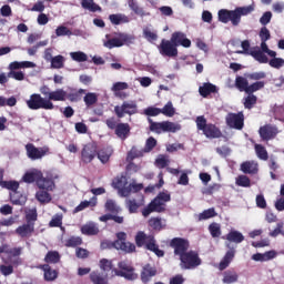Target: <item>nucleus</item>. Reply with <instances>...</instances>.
I'll use <instances>...</instances> for the list:
<instances>
[{
    "mask_svg": "<svg viewBox=\"0 0 284 284\" xmlns=\"http://www.w3.org/2000/svg\"><path fill=\"white\" fill-rule=\"evenodd\" d=\"M27 155L31 159V161H37L39 159H43L45 156V150L41 148L34 146V144L26 145Z\"/></svg>",
    "mask_w": 284,
    "mask_h": 284,
    "instance_id": "2eb2a0df",
    "label": "nucleus"
},
{
    "mask_svg": "<svg viewBox=\"0 0 284 284\" xmlns=\"http://www.w3.org/2000/svg\"><path fill=\"white\" fill-rule=\"evenodd\" d=\"M171 196L168 192L159 193L151 203L142 210V215L148 219L152 212H165L166 204L170 203Z\"/></svg>",
    "mask_w": 284,
    "mask_h": 284,
    "instance_id": "f257e3e1",
    "label": "nucleus"
},
{
    "mask_svg": "<svg viewBox=\"0 0 284 284\" xmlns=\"http://www.w3.org/2000/svg\"><path fill=\"white\" fill-rule=\"evenodd\" d=\"M231 14H232V10H227V9L220 10L217 13L219 21H221V23H230Z\"/></svg>",
    "mask_w": 284,
    "mask_h": 284,
    "instance_id": "864d4df0",
    "label": "nucleus"
},
{
    "mask_svg": "<svg viewBox=\"0 0 284 284\" xmlns=\"http://www.w3.org/2000/svg\"><path fill=\"white\" fill-rule=\"evenodd\" d=\"M57 179H59V174L54 171L47 173L45 178H43L42 174L38 180V187L40 190H45L47 192H52V190L55 187L54 181H57Z\"/></svg>",
    "mask_w": 284,
    "mask_h": 284,
    "instance_id": "0eeeda50",
    "label": "nucleus"
},
{
    "mask_svg": "<svg viewBox=\"0 0 284 284\" xmlns=\"http://www.w3.org/2000/svg\"><path fill=\"white\" fill-rule=\"evenodd\" d=\"M28 201L26 195L14 192L11 194V202L13 205H23Z\"/></svg>",
    "mask_w": 284,
    "mask_h": 284,
    "instance_id": "09e8293b",
    "label": "nucleus"
},
{
    "mask_svg": "<svg viewBox=\"0 0 284 284\" xmlns=\"http://www.w3.org/2000/svg\"><path fill=\"white\" fill-rule=\"evenodd\" d=\"M110 156H112V149H102L98 152V159L101 163H108V161H110Z\"/></svg>",
    "mask_w": 284,
    "mask_h": 284,
    "instance_id": "3c124183",
    "label": "nucleus"
},
{
    "mask_svg": "<svg viewBox=\"0 0 284 284\" xmlns=\"http://www.w3.org/2000/svg\"><path fill=\"white\" fill-rule=\"evenodd\" d=\"M136 102L134 101H125L122 103V105H116L114 108V112L118 116V119H123L125 114L132 115L136 114Z\"/></svg>",
    "mask_w": 284,
    "mask_h": 284,
    "instance_id": "6e6552de",
    "label": "nucleus"
},
{
    "mask_svg": "<svg viewBox=\"0 0 284 284\" xmlns=\"http://www.w3.org/2000/svg\"><path fill=\"white\" fill-rule=\"evenodd\" d=\"M209 232L211 233V235L213 236V239H219V236H221V224L219 223H212L209 226Z\"/></svg>",
    "mask_w": 284,
    "mask_h": 284,
    "instance_id": "e2e57ef3",
    "label": "nucleus"
},
{
    "mask_svg": "<svg viewBox=\"0 0 284 284\" xmlns=\"http://www.w3.org/2000/svg\"><path fill=\"white\" fill-rule=\"evenodd\" d=\"M182 270H194L201 265V258L199 254L194 251L186 252L185 255L180 257Z\"/></svg>",
    "mask_w": 284,
    "mask_h": 284,
    "instance_id": "39448f33",
    "label": "nucleus"
},
{
    "mask_svg": "<svg viewBox=\"0 0 284 284\" xmlns=\"http://www.w3.org/2000/svg\"><path fill=\"white\" fill-rule=\"evenodd\" d=\"M81 232L87 236H95L99 234V226L94 222H89L81 227Z\"/></svg>",
    "mask_w": 284,
    "mask_h": 284,
    "instance_id": "c85d7f7f",
    "label": "nucleus"
},
{
    "mask_svg": "<svg viewBox=\"0 0 284 284\" xmlns=\"http://www.w3.org/2000/svg\"><path fill=\"white\" fill-rule=\"evenodd\" d=\"M159 52L162 57H178L179 50L176 49V44H174L170 40L163 39L160 43Z\"/></svg>",
    "mask_w": 284,
    "mask_h": 284,
    "instance_id": "9b49d317",
    "label": "nucleus"
},
{
    "mask_svg": "<svg viewBox=\"0 0 284 284\" xmlns=\"http://www.w3.org/2000/svg\"><path fill=\"white\" fill-rule=\"evenodd\" d=\"M97 101H99V94L97 93H87L84 97V103L87 105V108H90L92 105H94V103H97Z\"/></svg>",
    "mask_w": 284,
    "mask_h": 284,
    "instance_id": "603ef678",
    "label": "nucleus"
},
{
    "mask_svg": "<svg viewBox=\"0 0 284 284\" xmlns=\"http://www.w3.org/2000/svg\"><path fill=\"white\" fill-rule=\"evenodd\" d=\"M251 12H254V7L252 6L237 7L235 10H231L230 21L232 26H239L241 23V17H247Z\"/></svg>",
    "mask_w": 284,
    "mask_h": 284,
    "instance_id": "1a4fd4ad",
    "label": "nucleus"
},
{
    "mask_svg": "<svg viewBox=\"0 0 284 284\" xmlns=\"http://www.w3.org/2000/svg\"><path fill=\"white\" fill-rule=\"evenodd\" d=\"M235 183H236V185H239V187H251L252 186V181L250 180V178H247V175H239L235 179Z\"/></svg>",
    "mask_w": 284,
    "mask_h": 284,
    "instance_id": "49530a36",
    "label": "nucleus"
},
{
    "mask_svg": "<svg viewBox=\"0 0 284 284\" xmlns=\"http://www.w3.org/2000/svg\"><path fill=\"white\" fill-rule=\"evenodd\" d=\"M152 132H156V134H161V132H179L181 131V124L171 121L164 122H153L151 124Z\"/></svg>",
    "mask_w": 284,
    "mask_h": 284,
    "instance_id": "423d86ee",
    "label": "nucleus"
},
{
    "mask_svg": "<svg viewBox=\"0 0 284 284\" xmlns=\"http://www.w3.org/2000/svg\"><path fill=\"white\" fill-rule=\"evenodd\" d=\"M144 152H145V150H139L136 148H132L128 154L126 161H134V159H139V158L143 156Z\"/></svg>",
    "mask_w": 284,
    "mask_h": 284,
    "instance_id": "4d7b16f0",
    "label": "nucleus"
},
{
    "mask_svg": "<svg viewBox=\"0 0 284 284\" xmlns=\"http://www.w3.org/2000/svg\"><path fill=\"white\" fill-rule=\"evenodd\" d=\"M161 114H164V116H174L176 114V109L174 108V104H172V101H169L162 109H160Z\"/></svg>",
    "mask_w": 284,
    "mask_h": 284,
    "instance_id": "ea45409f",
    "label": "nucleus"
},
{
    "mask_svg": "<svg viewBox=\"0 0 284 284\" xmlns=\"http://www.w3.org/2000/svg\"><path fill=\"white\" fill-rule=\"evenodd\" d=\"M81 154H82V161L84 163H92V161L98 154L97 145L92 143L84 145Z\"/></svg>",
    "mask_w": 284,
    "mask_h": 284,
    "instance_id": "4468645a",
    "label": "nucleus"
},
{
    "mask_svg": "<svg viewBox=\"0 0 284 284\" xmlns=\"http://www.w3.org/2000/svg\"><path fill=\"white\" fill-rule=\"evenodd\" d=\"M235 85L240 90V92H247V88H250V83L247 82V79L243 77L236 78Z\"/></svg>",
    "mask_w": 284,
    "mask_h": 284,
    "instance_id": "a18cd8bd",
    "label": "nucleus"
},
{
    "mask_svg": "<svg viewBox=\"0 0 284 284\" xmlns=\"http://www.w3.org/2000/svg\"><path fill=\"white\" fill-rule=\"evenodd\" d=\"M226 241L239 244L245 241V236H243V233L239 231H231L226 234Z\"/></svg>",
    "mask_w": 284,
    "mask_h": 284,
    "instance_id": "473e14b6",
    "label": "nucleus"
},
{
    "mask_svg": "<svg viewBox=\"0 0 284 284\" xmlns=\"http://www.w3.org/2000/svg\"><path fill=\"white\" fill-rule=\"evenodd\" d=\"M243 113H230L226 116V123L229 128H234L235 130H243Z\"/></svg>",
    "mask_w": 284,
    "mask_h": 284,
    "instance_id": "ddd939ff",
    "label": "nucleus"
},
{
    "mask_svg": "<svg viewBox=\"0 0 284 284\" xmlns=\"http://www.w3.org/2000/svg\"><path fill=\"white\" fill-rule=\"evenodd\" d=\"M251 57L255 60L258 61V63H268L267 55L261 49H254L250 52Z\"/></svg>",
    "mask_w": 284,
    "mask_h": 284,
    "instance_id": "c9c22d12",
    "label": "nucleus"
},
{
    "mask_svg": "<svg viewBox=\"0 0 284 284\" xmlns=\"http://www.w3.org/2000/svg\"><path fill=\"white\" fill-rule=\"evenodd\" d=\"M149 225L153 230H158V231H161V230H163V227H165V224H163V221L161 219H159V217H152L149 221Z\"/></svg>",
    "mask_w": 284,
    "mask_h": 284,
    "instance_id": "bf43d9fd",
    "label": "nucleus"
},
{
    "mask_svg": "<svg viewBox=\"0 0 284 284\" xmlns=\"http://www.w3.org/2000/svg\"><path fill=\"white\" fill-rule=\"evenodd\" d=\"M36 199L39 201V203H50L52 201V196H50V193L48 191H44L43 189H40L36 193Z\"/></svg>",
    "mask_w": 284,
    "mask_h": 284,
    "instance_id": "4c0bfd02",
    "label": "nucleus"
},
{
    "mask_svg": "<svg viewBox=\"0 0 284 284\" xmlns=\"http://www.w3.org/2000/svg\"><path fill=\"white\" fill-rule=\"evenodd\" d=\"M42 174L41 171L33 169L23 175L22 181H24V183H34L36 181L38 185Z\"/></svg>",
    "mask_w": 284,
    "mask_h": 284,
    "instance_id": "412c9836",
    "label": "nucleus"
},
{
    "mask_svg": "<svg viewBox=\"0 0 284 284\" xmlns=\"http://www.w3.org/2000/svg\"><path fill=\"white\" fill-rule=\"evenodd\" d=\"M125 205L130 214H136V212H139V207L143 205V196H141V201H136L135 199H126Z\"/></svg>",
    "mask_w": 284,
    "mask_h": 284,
    "instance_id": "b1692460",
    "label": "nucleus"
},
{
    "mask_svg": "<svg viewBox=\"0 0 284 284\" xmlns=\"http://www.w3.org/2000/svg\"><path fill=\"white\" fill-rule=\"evenodd\" d=\"M2 262L4 264L0 265L1 274L3 276H10V274L14 272V268L12 267V264H14V262H12V258H6V257H2Z\"/></svg>",
    "mask_w": 284,
    "mask_h": 284,
    "instance_id": "a878e982",
    "label": "nucleus"
},
{
    "mask_svg": "<svg viewBox=\"0 0 284 284\" xmlns=\"http://www.w3.org/2000/svg\"><path fill=\"white\" fill-rule=\"evenodd\" d=\"M264 88H265L264 81L254 82L253 84L248 85V88L246 89V94H254V92H258V90H263Z\"/></svg>",
    "mask_w": 284,
    "mask_h": 284,
    "instance_id": "de8ad7c7",
    "label": "nucleus"
},
{
    "mask_svg": "<svg viewBox=\"0 0 284 284\" xmlns=\"http://www.w3.org/2000/svg\"><path fill=\"white\" fill-rule=\"evenodd\" d=\"M116 239L118 240L113 243L115 250H122L123 252H134V250H136L134 244L125 242V239H128V234H125V232L118 233Z\"/></svg>",
    "mask_w": 284,
    "mask_h": 284,
    "instance_id": "9d476101",
    "label": "nucleus"
},
{
    "mask_svg": "<svg viewBox=\"0 0 284 284\" xmlns=\"http://www.w3.org/2000/svg\"><path fill=\"white\" fill-rule=\"evenodd\" d=\"M255 152H256L257 159H261L262 161H267L268 155H267V150H265V146L261 144H255Z\"/></svg>",
    "mask_w": 284,
    "mask_h": 284,
    "instance_id": "6e6d98bb",
    "label": "nucleus"
},
{
    "mask_svg": "<svg viewBox=\"0 0 284 284\" xmlns=\"http://www.w3.org/2000/svg\"><path fill=\"white\" fill-rule=\"evenodd\" d=\"M81 6L89 12H101V6L97 4L94 0H81Z\"/></svg>",
    "mask_w": 284,
    "mask_h": 284,
    "instance_id": "72a5a7b5",
    "label": "nucleus"
},
{
    "mask_svg": "<svg viewBox=\"0 0 284 284\" xmlns=\"http://www.w3.org/2000/svg\"><path fill=\"white\" fill-rule=\"evenodd\" d=\"M70 57L73 61H77L78 63H83L84 61H88V54L82 51L70 52Z\"/></svg>",
    "mask_w": 284,
    "mask_h": 284,
    "instance_id": "8fccbe9b",
    "label": "nucleus"
},
{
    "mask_svg": "<svg viewBox=\"0 0 284 284\" xmlns=\"http://www.w3.org/2000/svg\"><path fill=\"white\" fill-rule=\"evenodd\" d=\"M85 93V90L80 89L79 91H74L72 93H69L67 98L69 101H72L73 103H77L78 101H81V95Z\"/></svg>",
    "mask_w": 284,
    "mask_h": 284,
    "instance_id": "338daca9",
    "label": "nucleus"
},
{
    "mask_svg": "<svg viewBox=\"0 0 284 284\" xmlns=\"http://www.w3.org/2000/svg\"><path fill=\"white\" fill-rule=\"evenodd\" d=\"M104 207L106 212H121V206L114 200H106Z\"/></svg>",
    "mask_w": 284,
    "mask_h": 284,
    "instance_id": "13d9d810",
    "label": "nucleus"
},
{
    "mask_svg": "<svg viewBox=\"0 0 284 284\" xmlns=\"http://www.w3.org/2000/svg\"><path fill=\"white\" fill-rule=\"evenodd\" d=\"M115 134L119 136V139H122V141H125L128 139V134H130V124L128 123H120L115 126Z\"/></svg>",
    "mask_w": 284,
    "mask_h": 284,
    "instance_id": "cd10ccee",
    "label": "nucleus"
},
{
    "mask_svg": "<svg viewBox=\"0 0 284 284\" xmlns=\"http://www.w3.org/2000/svg\"><path fill=\"white\" fill-rule=\"evenodd\" d=\"M50 63L54 70H61L65 65V58L63 55H55Z\"/></svg>",
    "mask_w": 284,
    "mask_h": 284,
    "instance_id": "79ce46f5",
    "label": "nucleus"
},
{
    "mask_svg": "<svg viewBox=\"0 0 284 284\" xmlns=\"http://www.w3.org/2000/svg\"><path fill=\"white\" fill-rule=\"evenodd\" d=\"M260 136L263 141H270V139H274L276 134H278V130L273 125H264L260 128Z\"/></svg>",
    "mask_w": 284,
    "mask_h": 284,
    "instance_id": "a211bd4d",
    "label": "nucleus"
},
{
    "mask_svg": "<svg viewBox=\"0 0 284 284\" xmlns=\"http://www.w3.org/2000/svg\"><path fill=\"white\" fill-rule=\"evenodd\" d=\"M199 92H200L201 97L205 98V97H210V94H212L214 92H219V89L216 88V85L207 82L199 88Z\"/></svg>",
    "mask_w": 284,
    "mask_h": 284,
    "instance_id": "2f4dec72",
    "label": "nucleus"
},
{
    "mask_svg": "<svg viewBox=\"0 0 284 284\" xmlns=\"http://www.w3.org/2000/svg\"><path fill=\"white\" fill-rule=\"evenodd\" d=\"M143 190V184L131 183L129 186L120 187L119 194L120 196H130L132 192H140Z\"/></svg>",
    "mask_w": 284,
    "mask_h": 284,
    "instance_id": "5701e85b",
    "label": "nucleus"
},
{
    "mask_svg": "<svg viewBox=\"0 0 284 284\" xmlns=\"http://www.w3.org/2000/svg\"><path fill=\"white\" fill-rule=\"evenodd\" d=\"M254 105H256V95L248 93V95L244 99V106L247 110H252Z\"/></svg>",
    "mask_w": 284,
    "mask_h": 284,
    "instance_id": "0e129e2a",
    "label": "nucleus"
},
{
    "mask_svg": "<svg viewBox=\"0 0 284 284\" xmlns=\"http://www.w3.org/2000/svg\"><path fill=\"white\" fill-rule=\"evenodd\" d=\"M243 174H258V162L256 161H245L240 166Z\"/></svg>",
    "mask_w": 284,
    "mask_h": 284,
    "instance_id": "6ab92c4d",
    "label": "nucleus"
},
{
    "mask_svg": "<svg viewBox=\"0 0 284 284\" xmlns=\"http://www.w3.org/2000/svg\"><path fill=\"white\" fill-rule=\"evenodd\" d=\"M156 274V267L146 264L143 266L141 272V281L142 283H150L152 281V277Z\"/></svg>",
    "mask_w": 284,
    "mask_h": 284,
    "instance_id": "aec40b11",
    "label": "nucleus"
},
{
    "mask_svg": "<svg viewBox=\"0 0 284 284\" xmlns=\"http://www.w3.org/2000/svg\"><path fill=\"white\" fill-rule=\"evenodd\" d=\"M135 242L138 247H143V245H145L146 250L154 252L156 256H163L164 254L162 250H159V245H156V241L152 235H146L143 232H139L135 236Z\"/></svg>",
    "mask_w": 284,
    "mask_h": 284,
    "instance_id": "f03ea898",
    "label": "nucleus"
},
{
    "mask_svg": "<svg viewBox=\"0 0 284 284\" xmlns=\"http://www.w3.org/2000/svg\"><path fill=\"white\" fill-rule=\"evenodd\" d=\"M42 270L44 272V281H54L57 280L58 273L57 271L52 270L50 265L44 264L42 266Z\"/></svg>",
    "mask_w": 284,
    "mask_h": 284,
    "instance_id": "58836bf2",
    "label": "nucleus"
},
{
    "mask_svg": "<svg viewBox=\"0 0 284 284\" xmlns=\"http://www.w3.org/2000/svg\"><path fill=\"white\" fill-rule=\"evenodd\" d=\"M109 21H111L113 26H121L123 23H130V18L123 13H115L109 16Z\"/></svg>",
    "mask_w": 284,
    "mask_h": 284,
    "instance_id": "393cba45",
    "label": "nucleus"
},
{
    "mask_svg": "<svg viewBox=\"0 0 284 284\" xmlns=\"http://www.w3.org/2000/svg\"><path fill=\"white\" fill-rule=\"evenodd\" d=\"M171 247L174 250V254L180 256V258L187 253L190 247V242L185 239L175 237L171 241Z\"/></svg>",
    "mask_w": 284,
    "mask_h": 284,
    "instance_id": "f8f14e48",
    "label": "nucleus"
},
{
    "mask_svg": "<svg viewBox=\"0 0 284 284\" xmlns=\"http://www.w3.org/2000/svg\"><path fill=\"white\" fill-rule=\"evenodd\" d=\"M97 205V196H93L90 201L81 202L77 207L75 212H83L85 207H94Z\"/></svg>",
    "mask_w": 284,
    "mask_h": 284,
    "instance_id": "37998d69",
    "label": "nucleus"
},
{
    "mask_svg": "<svg viewBox=\"0 0 284 284\" xmlns=\"http://www.w3.org/2000/svg\"><path fill=\"white\" fill-rule=\"evenodd\" d=\"M119 270H113L115 276H122L126 281H136L139 274L134 272V267L129 261H122L118 264Z\"/></svg>",
    "mask_w": 284,
    "mask_h": 284,
    "instance_id": "20e7f679",
    "label": "nucleus"
},
{
    "mask_svg": "<svg viewBox=\"0 0 284 284\" xmlns=\"http://www.w3.org/2000/svg\"><path fill=\"white\" fill-rule=\"evenodd\" d=\"M273 258H276V251H267L265 253H256L252 255L253 261H257L261 263L272 261Z\"/></svg>",
    "mask_w": 284,
    "mask_h": 284,
    "instance_id": "4be33fe9",
    "label": "nucleus"
},
{
    "mask_svg": "<svg viewBox=\"0 0 284 284\" xmlns=\"http://www.w3.org/2000/svg\"><path fill=\"white\" fill-rule=\"evenodd\" d=\"M214 216H216V211L214 209H209L199 215V221H207V219H214Z\"/></svg>",
    "mask_w": 284,
    "mask_h": 284,
    "instance_id": "052dcab7",
    "label": "nucleus"
},
{
    "mask_svg": "<svg viewBox=\"0 0 284 284\" xmlns=\"http://www.w3.org/2000/svg\"><path fill=\"white\" fill-rule=\"evenodd\" d=\"M65 99H68V92L63 89H57L55 91H51L47 101H65Z\"/></svg>",
    "mask_w": 284,
    "mask_h": 284,
    "instance_id": "c756f323",
    "label": "nucleus"
},
{
    "mask_svg": "<svg viewBox=\"0 0 284 284\" xmlns=\"http://www.w3.org/2000/svg\"><path fill=\"white\" fill-rule=\"evenodd\" d=\"M272 59L268 60V65H271V68H274L275 70H281V68L284 67V59L283 58H276L275 57H271Z\"/></svg>",
    "mask_w": 284,
    "mask_h": 284,
    "instance_id": "5fc2aeb1",
    "label": "nucleus"
},
{
    "mask_svg": "<svg viewBox=\"0 0 284 284\" xmlns=\"http://www.w3.org/2000/svg\"><path fill=\"white\" fill-rule=\"evenodd\" d=\"M59 252L57 251H51L47 254L44 257L45 263H59Z\"/></svg>",
    "mask_w": 284,
    "mask_h": 284,
    "instance_id": "774afa93",
    "label": "nucleus"
},
{
    "mask_svg": "<svg viewBox=\"0 0 284 284\" xmlns=\"http://www.w3.org/2000/svg\"><path fill=\"white\" fill-rule=\"evenodd\" d=\"M16 234L21 239H30L32 234H34V223L22 224L18 229H16Z\"/></svg>",
    "mask_w": 284,
    "mask_h": 284,
    "instance_id": "f3484780",
    "label": "nucleus"
},
{
    "mask_svg": "<svg viewBox=\"0 0 284 284\" xmlns=\"http://www.w3.org/2000/svg\"><path fill=\"white\" fill-rule=\"evenodd\" d=\"M203 134H205L207 139H219L221 131L214 124H207Z\"/></svg>",
    "mask_w": 284,
    "mask_h": 284,
    "instance_id": "f704fd0d",
    "label": "nucleus"
},
{
    "mask_svg": "<svg viewBox=\"0 0 284 284\" xmlns=\"http://www.w3.org/2000/svg\"><path fill=\"white\" fill-rule=\"evenodd\" d=\"M90 280L93 284H108V275H103L98 272L91 273Z\"/></svg>",
    "mask_w": 284,
    "mask_h": 284,
    "instance_id": "e433bc0d",
    "label": "nucleus"
},
{
    "mask_svg": "<svg viewBox=\"0 0 284 284\" xmlns=\"http://www.w3.org/2000/svg\"><path fill=\"white\" fill-rule=\"evenodd\" d=\"M27 105L30 110H54V104L39 93L31 94Z\"/></svg>",
    "mask_w": 284,
    "mask_h": 284,
    "instance_id": "7ed1b4c3",
    "label": "nucleus"
},
{
    "mask_svg": "<svg viewBox=\"0 0 284 284\" xmlns=\"http://www.w3.org/2000/svg\"><path fill=\"white\" fill-rule=\"evenodd\" d=\"M143 37L146 39V41L150 42L156 41L159 39V36L154 31L150 30V28L143 29Z\"/></svg>",
    "mask_w": 284,
    "mask_h": 284,
    "instance_id": "69168bd1",
    "label": "nucleus"
},
{
    "mask_svg": "<svg viewBox=\"0 0 284 284\" xmlns=\"http://www.w3.org/2000/svg\"><path fill=\"white\" fill-rule=\"evenodd\" d=\"M239 282V273L236 271H225L223 273L222 283L234 284Z\"/></svg>",
    "mask_w": 284,
    "mask_h": 284,
    "instance_id": "7c9ffc66",
    "label": "nucleus"
},
{
    "mask_svg": "<svg viewBox=\"0 0 284 284\" xmlns=\"http://www.w3.org/2000/svg\"><path fill=\"white\" fill-rule=\"evenodd\" d=\"M38 219L37 209H29L26 211L27 223H34Z\"/></svg>",
    "mask_w": 284,
    "mask_h": 284,
    "instance_id": "680f3d73",
    "label": "nucleus"
},
{
    "mask_svg": "<svg viewBox=\"0 0 284 284\" xmlns=\"http://www.w3.org/2000/svg\"><path fill=\"white\" fill-rule=\"evenodd\" d=\"M234 254H236V251L234 248H230L226 254L224 255L223 260L220 262V270H226V267H230V264L232 261H234Z\"/></svg>",
    "mask_w": 284,
    "mask_h": 284,
    "instance_id": "bb28decb",
    "label": "nucleus"
},
{
    "mask_svg": "<svg viewBox=\"0 0 284 284\" xmlns=\"http://www.w3.org/2000/svg\"><path fill=\"white\" fill-rule=\"evenodd\" d=\"M171 41L175 47L182 45L183 48H190V45H192V41H190L183 32H174L171 37Z\"/></svg>",
    "mask_w": 284,
    "mask_h": 284,
    "instance_id": "dca6fc26",
    "label": "nucleus"
},
{
    "mask_svg": "<svg viewBox=\"0 0 284 284\" xmlns=\"http://www.w3.org/2000/svg\"><path fill=\"white\" fill-rule=\"evenodd\" d=\"M103 45L109 50H112V48L123 47V43L121 42V36L119 34L118 38H113V39H109L108 41H104Z\"/></svg>",
    "mask_w": 284,
    "mask_h": 284,
    "instance_id": "a19ab883",
    "label": "nucleus"
},
{
    "mask_svg": "<svg viewBox=\"0 0 284 284\" xmlns=\"http://www.w3.org/2000/svg\"><path fill=\"white\" fill-rule=\"evenodd\" d=\"M128 6L134 12V14H138L139 17H145V11H143V8H141L136 1L129 0Z\"/></svg>",
    "mask_w": 284,
    "mask_h": 284,
    "instance_id": "c03bdc74",
    "label": "nucleus"
}]
</instances>
